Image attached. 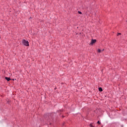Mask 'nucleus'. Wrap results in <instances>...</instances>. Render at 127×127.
Segmentation results:
<instances>
[{
  "instance_id": "nucleus-5",
  "label": "nucleus",
  "mask_w": 127,
  "mask_h": 127,
  "mask_svg": "<svg viewBox=\"0 0 127 127\" xmlns=\"http://www.w3.org/2000/svg\"><path fill=\"white\" fill-rule=\"evenodd\" d=\"M99 91L100 92H102V91H103V89H102V87L99 88Z\"/></svg>"
},
{
  "instance_id": "nucleus-8",
  "label": "nucleus",
  "mask_w": 127,
  "mask_h": 127,
  "mask_svg": "<svg viewBox=\"0 0 127 127\" xmlns=\"http://www.w3.org/2000/svg\"><path fill=\"white\" fill-rule=\"evenodd\" d=\"M119 35H121V33H119L117 34V36H119Z\"/></svg>"
},
{
  "instance_id": "nucleus-7",
  "label": "nucleus",
  "mask_w": 127,
  "mask_h": 127,
  "mask_svg": "<svg viewBox=\"0 0 127 127\" xmlns=\"http://www.w3.org/2000/svg\"><path fill=\"white\" fill-rule=\"evenodd\" d=\"M97 124H98V125H101V122H100V121H98Z\"/></svg>"
},
{
  "instance_id": "nucleus-2",
  "label": "nucleus",
  "mask_w": 127,
  "mask_h": 127,
  "mask_svg": "<svg viewBox=\"0 0 127 127\" xmlns=\"http://www.w3.org/2000/svg\"><path fill=\"white\" fill-rule=\"evenodd\" d=\"M97 41V40H91V43H90V44L91 45H93V44H94V43H96V42Z\"/></svg>"
},
{
  "instance_id": "nucleus-6",
  "label": "nucleus",
  "mask_w": 127,
  "mask_h": 127,
  "mask_svg": "<svg viewBox=\"0 0 127 127\" xmlns=\"http://www.w3.org/2000/svg\"><path fill=\"white\" fill-rule=\"evenodd\" d=\"M78 12L79 14H82V12L78 11Z\"/></svg>"
},
{
  "instance_id": "nucleus-3",
  "label": "nucleus",
  "mask_w": 127,
  "mask_h": 127,
  "mask_svg": "<svg viewBox=\"0 0 127 127\" xmlns=\"http://www.w3.org/2000/svg\"><path fill=\"white\" fill-rule=\"evenodd\" d=\"M97 51L98 53H101V52H103V51H104V49H103L102 50L101 49H98Z\"/></svg>"
},
{
  "instance_id": "nucleus-4",
  "label": "nucleus",
  "mask_w": 127,
  "mask_h": 127,
  "mask_svg": "<svg viewBox=\"0 0 127 127\" xmlns=\"http://www.w3.org/2000/svg\"><path fill=\"white\" fill-rule=\"evenodd\" d=\"M5 80H7V81H10V78H9V77H5Z\"/></svg>"
},
{
  "instance_id": "nucleus-1",
  "label": "nucleus",
  "mask_w": 127,
  "mask_h": 127,
  "mask_svg": "<svg viewBox=\"0 0 127 127\" xmlns=\"http://www.w3.org/2000/svg\"><path fill=\"white\" fill-rule=\"evenodd\" d=\"M22 42L23 44L25 45V46H29V43L28 42V41L23 40Z\"/></svg>"
}]
</instances>
